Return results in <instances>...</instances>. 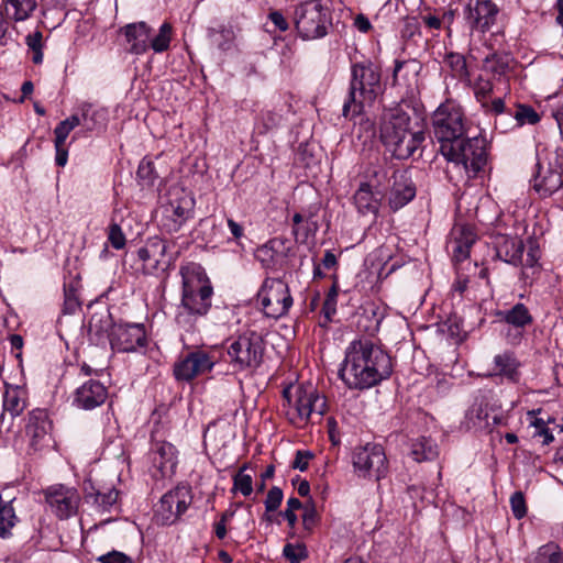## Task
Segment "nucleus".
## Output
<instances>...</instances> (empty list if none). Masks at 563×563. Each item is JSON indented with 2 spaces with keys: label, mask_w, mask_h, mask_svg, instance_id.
<instances>
[{
  "label": "nucleus",
  "mask_w": 563,
  "mask_h": 563,
  "mask_svg": "<svg viewBox=\"0 0 563 563\" xmlns=\"http://www.w3.org/2000/svg\"><path fill=\"white\" fill-rule=\"evenodd\" d=\"M512 58L508 54H493L484 59V69L494 75L501 76L510 70Z\"/></svg>",
  "instance_id": "obj_37"
},
{
  "label": "nucleus",
  "mask_w": 563,
  "mask_h": 563,
  "mask_svg": "<svg viewBox=\"0 0 563 563\" xmlns=\"http://www.w3.org/2000/svg\"><path fill=\"white\" fill-rule=\"evenodd\" d=\"M165 217L163 219V228L169 232H177L185 224V222L192 216V201L191 199H180L178 201H170L165 208Z\"/></svg>",
  "instance_id": "obj_24"
},
{
  "label": "nucleus",
  "mask_w": 563,
  "mask_h": 563,
  "mask_svg": "<svg viewBox=\"0 0 563 563\" xmlns=\"http://www.w3.org/2000/svg\"><path fill=\"white\" fill-rule=\"evenodd\" d=\"M218 360L213 353L196 349L179 358L174 365V376L179 382H191L212 371Z\"/></svg>",
  "instance_id": "obj_13"
},
{
  "label": "nucleus",
  "mask_w": 563,
  "mask_h": 563,
  "mask_svg": "<svg viewBox=\"0 0 563 563\" xmlns=\"http://www.w3.org/2000/svg\"><path fill=\"white\" fill-rule=\"evenodd\" d=\"M510 506L514 516L521 519L527 514L526 499L521 492H515L510 497Z\"/></svg>",
  "instance_id": "obj_49"
},
{
  "label": "nucleus",
  "mask_w": 563,
  "mask_h": 563,
  "mask_svg": "<svg viewBox=\"0 0 563 563\" xmlns=\"http://www.w3.org/2000/svg\"><path fill=\"white\" fill-rule=\"evenodd\" d=\"M26 407V391L20 386L5 384L3 410L12 417L20 416Z\"/></svg>",
  "instance_id": "obj_33"
},
{
  "label": "nucleus",
  "mask_w": 563,
  "mask_h": 563,
  "mask_svg": "<svg viewBox=\"0 0 563 563\" xmlns=\"http://www.w3.org/2000/svg\"><path fill=\"white\" fill-rule=\"evenodd\" d=\"M172 31L173 27L169 23H163L159 27L158 34L153 38H150V47L155 53H163L167 51L172 41Z\"/></svg>",
  "instance_id": "obj_40"
},
{
  "label": "nucleus",
  "mask_w": 563,
  "mask_h": 563,
  "mask_svg": "<svg viewBox=\"0 0 563 563\" xmlns=\"http://www.w3.org/2000/svg\"><path fill=\"white\" fill-rule=\"evenodd\" d=\"M539 255H538V249L530 247L529 252L526 255V258L522 257V263L519 265H522L525 267H534L538 263Z\"/></svg>",
  "instance_id": "obj_62"
},
{
  "label": "nucleus",
  "mask_w": 563,
  "mask_h": 563,
  "mask_svg": "<svg viewBox=\"0 0 563 563\" xmlns=\"http://www.w3.org/2000/svg\"><path fill=\"white\" fill-rule=\"evenodd\" d=\"M446 63L451 67L454 75L459 78L468 76L467 65L464 56L457 53H450L446 56Z\"/></svg>",
  "instance_id": "obj_45"
},
{
  "label": "nucleus",
  "mask_w": 563,
  "mask_h": 563,
  "mask_svg": "<svg viewBox=\"0 0 563 563\" xmlns=\"http://www.w3.org/2000/svg\"><path fill=\"white\" fill-rule=\"evenodd\" d=\"M410 455L419 463L434 461L439 456V446L431 438L420 437L412 440Z\"/></svg>",
  "instance_id": "obj_34"
},
{
  "label": "nucleus",
  "mask_w": 563,
  "mask_h": 563,
  "mask_svg": "<svg viewBox=\"0 0 563 563\" xmlns=\"http://www.w3.org/2000/svg\"><path fill=\"white\" fill-rule=\"evenodd\" d=\"M51 431L52 421L45 409L36 408L29 412L25 434L31 449L36 452L51 448L54 443Z\"/></svg>",
  "instance_id": "obj_16"
},
{
  "label": "nucleus",
  "mask_w": 563,
  "mask_h": 563,
  "mask_svg": "<svg viewBox=\"0 0 563 563\" xmlns=\"http://www.w3.org/2000/svg\"><path fill=\"white\" fill-rule=\"evenodd\" d=\"M305 213L303 221L306 222V229L307 231H317L318 230V223L314 220L316 211H312L311 209L302 211Z\"/></svg>",
  "instance_id": "obj_63"
},
{
  "label": "nucleus",
  "mask_w": 563,
  "mask_h": 563,
  "mask_svg": "<svg viewBox=\"0 0 563 563\" xmlns=\"http://www.w3.org/2000/svg\"><path fill=\"white\" fill-rule=\"evenodd\" d=\"M456 141L453 144V153L442 150L441 154L448 162L462 168L468 177H475L487 163L486 140L482 136L464 135Z\"/></svg>",
  "instance_id": "obj_9"
},
{
  "label": "nucleus",
  "mask_w": 563,
  "mask_h": 563,
  "mask_svg": "<svg viewBox=\"0 0 563 563\" xmlns=\"http://www.w3.org/2000/svg\"><path fill=\"white\" fill-rule=\"evenodd\" d=\"M294 24L302 40L322 38L332 26V13L321 0H305L294 10Z\"/></svg>",
  "instance_id": "obj_7"
},
{
  "label": "nucleus",
  "mask_w": 563,
  "mask_h": 563,
  "mask_svg": "<svg viewBox=\"0 0 563 563\" xmlns=\"http://www.w3.org/2000/svg\"><path fill=\"white\" fill-rule=\"evenodd\" d=\"M536 167L538 172L533 177V188L541 197H549L563 186V176L559 170L552 168L542 170L539 163Z\"/></svg>",
  "instance_id": "obj_29"
},
{
  "label": "nucleus",
  "mask_w": 563,
  "mask_h": 563,
  "mask_svg": "<svg viewBox=\"0 0 563 563\" xmlns=\"http://www.w3.org/2000/svg\"><path fill=\"white\" fill-rule=\"evenodd\" d=\"M73 130L64 122L60 121L54 129V143L66 144V140Z\"/></svg>",
  "instance_id": "obj_54"
},
{
  "label": "nucleus",
  "mask_w": 563,
  "mask_h": 563,
  "mask_svg": "<svg viewBox=\"0 0 563 563\" xmlns=\"http://www.w3.org/2000/svg\"><path fill=\"white\" fill-rule=\"evenodd\" d=\"M336 256L331 251H325L324 256L322 258V266L325 269H332L336 266Z\"/></svg>",
  "instance_id": "obj_64"
},
{
  "label": "nucleus",
  "mask_w": 563,
  "mask_h": 563,
  "mask_svg": "<svg viewBox=\"0 0 563 563\" xmlns=\"http://www.w3.org/2000/svg\"><path fill=\"white\" fill-rule=\"evenodd\" d=\"M108 240L115 250H121L125 246V236L118 223H112L109 227Z\"/></svg>",
  "instance_id": "obj_52"
},
{
  "label": "nucleus",
  "mask_w": 563,
  "mask_h": 563,
  "mask_svg": "<svg viewBox=\"0 0 563 563\" xmlns=\"http://www.w3.org/2000/svg\"><path fill=\"white\" fill-rule=\"evenodd\" d=\"M380 73L372 62L355 63L351 67V81L342 114L355 119L371 107L380 91Z\"/></svg>",
  "instance_id": "obj_3"
},
{
  "label": "nucleus",
  "mask_w": 563,
  "mask_h": 563,
  "mask_svg": "<svg viewBox=\"0 0 563 563\" xmlns=\"http://www.w3.org/2000/svg\"><path fill=\"white\" fill-rule=\"evenodd\" d=\"M146 344V331L142 323L118 324L110 332V345L118 352H135Z\"/></svg>",
  "instance_id": "obj_17"
},
{
  "label": "nucleus",
  "mask_w": 563,
  "mask_h": 563,
  "mask_svg": "<svg viewBox=\"0 0 563 563\" xmlns=\"http://www.w3.org/2000/svg\"><path fill=\"white\" fill-rule=\"evenodd\" d=\"M283 555L289 561V563H301L308 558V551L302 543H287L283 549Z\"/></svg>",
  "instance_id": "obj_44"
},
{
  "label": "nucleus",
  "mask_w": 563,
  "mask_h": 563,
  "mask_svg": "<svg viewBox=\"0 0 563 563\" xmlns=\"http://www.w3.org/2000/svg\"><path fill=\"white\" fill-rule=\"evenodd\" d=\"M393 172L395 170L385 163L371 164L364 170V180L361 184L385 195Z\"/></svg>",
  "instance_id": "obj_30"
},
{
  "label": "nucleus",
  "mask_w": 563,
  "mask_h": 563,
  "mask_svg": "<svg viewBox=\"0 0 563 563\" xmlns=\"http://www.w3.org/2000/svg\"><path fill=\"white\" fill-rule=\"evenodd\" d=\"M180 275L183 291L175 321L183 331L194 333L198 330V321L211 308L213 288L200 264L190 262L183 265Z\"/></svg>",
  "instance_id": "obj_2"
},
{
  "label": "nucleus",
  "mask_w": 563,
  "mask_h": 563,
  "mask_svg": "<svg viewBox=\"0 0 563 563\" xmlns=\"http://www.w3.org/2000/svg\"><path fill=\"white\" fill-rule=\"evenodd\" d=\"M338 285L334 282L332 287L329 289L327 297L323 302L322 311L327 319H331V317L336 311V298H338Z\"/></svg>",
  "instance_id": "obj_47"
},
{
  "label": "nucleus",
  "mask_w": 563,
  "mask_h": 563,
  "mask_svg": "<svg viewBox=\"0 0 563 563\" xmlns=\"http://www.w3.org/2000/svg\"><path fill=\"white\" fill-rule=\"evenodd\" d=\"M264 313L274 319L285 316L292 306L288 285L279 278H266L257 294Z\"/></svg>",
  "instance_id": "obj_11"
},
{
  "label": "nucleus",
  "mask_w": 563,
  "mask_h": 563,
  "mask_svg": "<svg viewBox=\"0 0 563 563\" xmlns=\"http://www.w3.org/2000/svg\"><path fill=\"white\" fill-rule=\"evenodd\" d=\"M7 4L14 9L13 20L16 22L29 19L37 5L35 0H7Z\"/></svg>",
  "instance_id": "obj_41"
},
{
  "label": "nucleus",
  "mask_w": 563,
  "mask_h": 563,
  "mask_svg": "<svg viewBox=\"0 0 563 563\" xmlns=\"http://www.w3.org/2000/svg\"><path fill=\"white\" fill-rule=\"evenodd\" d=\"M283 497H284L283 490L279 487H277V486L272 487L268 490L265 503H264L266 511L273 512V511L277 510L282 504Z\"/></svg>",
  "instance_id": "obj_48"
},
{
  "label": "nucleus",
  "mask_w": 563,
  "mask_h": 563,
  "mask_svg": "<svg viewBox=\"0 0 563 563\" xmlns=\"http://www.w3.org/2000/svg\"><path fill=\"white\" fill-rule=\"evenodd\" d=\"M390 355L368 339L352 341L345 351L340 377L350 389H368L390 377Z\"/></svg>",
  "instance_id": "obj_1"
},
{
  "label": "nucleus",
  "mask_w": 563,
  "mask_h": 563,
  "mask_svg": "<svg viewBox=\"0 0 563 563\" xmlns=\"http://www.w3.org/2000/svg\"><path fill=\"white\" fill-rule=\"evenodd\" d=\"M45 500L51 511L65 520L77 515L81 498L76 488L59 484L45 490Z\"/></svg>",
  "instance_id": "obj_15"
},
{
  "label": "nucleus",
  "mask_w": 563,
  "mask_h": 563,
  "mask_svg": "<svg viewBox=\"0 0 563 563\" xmlns=\"http://www.w3.org/2000/svg\"><path fill=\"white\" fill-rule=\"evenodd\" d=\"M100 563H131L129 558L118 551H112L98 558Z\"/></svg>",
  "instance_id": "obj_55"
},
{
  "label": "nucleus",
  "mask_w": 563,
  "mask_h": 563,
  "mask_svg": "<svg viewBox=\"0 0 563 563\" xmlns=\"http://www.w3.org/2000/svg\"><path fill=\"white\" fill-rule=\"evenodd\" d=\"M433 137L440 144V151L453 153L456 140L466 135V119L462 107L453 100L441 103L431 117Z\"/></svg>",
  "instance_id": "obj_6"
},
{
  "label": "nucleus",
  "mask_w": 563,
  "mask_h": 563,
  "mask_svg": "<svg viewBox=\"0 0 563 563\" xmlns=\"http://www.w3.org/2000/svg\"><path fill=\"white\" fill-rule=\"evenodd\" d=\"M317 231H307L306 222L299 224V227L292 229V234L296 241L306 242L310 234H314Z\"/></svg>",
  "instance_id": "obj_61"
},
{
  "label": "nucleus",
  "mask_w": 563,
  "mask_h": 563,
  "mask_svg": "<svg viewBox=\"0 0 563 563\" xmlns=\"http://www.w3.org/2000/svg\"><path fill=\"white\" fill-rule=\"evenodd\" d=\"M302 507V503L295 497H290L287 500V508L282 512V516L287 520L290 528H294L297 522L296 510Z\"/></svg>",
  "instance_id": "obj_50"
},
{
  "label": "nucleus",
  "mask_w": 563,
  "mask_h": 563,
  "mask_svg": "<svg viewBox=\"0 0 563 563\" xmlns=\"http://www.w3.org/2000/svg\"><path fill=\"white\" fill-rule=\"evenodd\" d=\"M316 522H317V512H316L314 507L312 505L305 506V512L302 516V525H303L305 529L311 530L313 528V526L316 525Z\"/></svg>",
  "instance_id": "obj_57"
},
{
  "label": "nucleus",
  "mask_w": 563,
  "mask_h": 563,
  "mask_svg": "<svg viewBox=\"0 0 563 563\" xmlns=\"http://www.w3.org/2000/svg\"><path fill=\"white\" fill-rule=\"evenodd\" d=\"M170 243L158 236L147 239L144 246L137 250V257L143 264V271L153 274L167 269L176 260L177 253L169 252Z\"/></svg>",
  "instance_id": "obj_12"
},
{
  "label": "nucleus",
  "mask_w": 563,
  "mask_h": 563,
  "mask_svg": "<svg viewBox=\"0 0 563 563\" xmlns=\"http://www.w3.org/2000/svg\"><path fill=\"white\" fill-rule=\"evenodd\" d=\"M516 120L517 126H522L525 124H536L540 121V115L537 111L526 104H519L514 114H511Z\"/></svg>",
  "instance_id": "obj_42"
},
{
  "label": "nucleus",
  "mask_w": 563,
  "mask_h": 563,
  "mask_svg": "<svg viewBox=\"0 0 563 563\" xmlns=\"http://www.w3.org/2000/svg\"><path fill=\"white\" fill-rule=\"evenodd\" d=\"M148 457L153 468L158 473H154L156 478H166L175 474L178 463L177 450L172 443L165 441L154 442Z\"/></svg>",
  "instance_id": "obj_20"
},
{
  "label": "nucleus",
  "mask_w": 563,
  "mask_h": 563,
  "mask_svg": "<svg viewBox=\"0 0 563 563\" xmlns=\"http://www.w3.org/2000/svg\"><path fill=\"white\" fill-rule=\"evenodd\" d=\"M283 408L288 421L303 427L317 416L319 419L327 411V401L312 384L288 386L283 390Z\"/></svg>",
  "instance_id": "obj_5"
},
{
  "label": "nucleus",
  "mask_w": 563,
  "mask_h": 563,
  "mask_svg": "<svg viewBox=\"0 0 563 563\" xmlns=\"http://www.w3.org/2000/svg\"><path fill=\"white\" fill-rule=\"evenodd\" d=\"M494 363L496 365L497 375H501L507 377L510 380H516L518 377L517 367L518 364L516 358L510 353H504L496 355L494 358Z\"/></svg>",
  "instance_id": "obj_36"
},
{
  "label": "nucleus",
  "mask_w": 563,
  "mask_h": 563,
  "mask_svg": "<svg viewBox=\"0 0 563 563\" xmlns=\"http://www.w3.org/2000/svg\"><path fill=\"white\" fill-rule=\"evenodd\" d=\"M115 324L112 323L111 314L107 310L93 313L88 321V334L91 340L97 343L108 339L110 341V332Z\"/></svg>",
  "instance_id": "obj_31"
},
{
  "label": "nucleus",
  "mask_w": 563,
  "mask_h": 563,
  "mask_svg": "<svg viewBox=\"0 0 563 563\" xmlns=\"http://www.w3.org/2000/svg\"><path fill=\"white\" fill-rule=\"evenodd\" d=\"M498 12L492 0H468L464 19L472 31L485 33L496 23Z\"/></svg>",
  "instance_id": "obj_19"
},
{
  "label": "nucleus",
  "mask_w": 563,
  "mask_h": 563,
  "mask_svg": "<svg viewBox=\"0 0 563 563\" xmlns=\"http://www.w3.org/2000/svg\"><path fill=\"white\" fill-rule=\"evenodd\" d=\"M269 20L274 23V25L282 32L288 30L289 24L285 16L279 11H273L269 13Z\"/></svg>",
  "instance_id": "obj_60"
},
{
  "label": "nucleus",
  "mask_w": 563,
  "mask_h": 563,
  "mask_svg": "<svg viewBox=\"0 0 563 563\" xmlns=\"http://www.w3.org/2000/svg\"><path fill=\"white\" fill-rule=\"evenodd\" d=\"M393 179L388 203L391 210L397 211L415 198L416 187L406 172H393Z\"/></svg>",
  "instance_id": "obj_22"
},
{
  "label": "nucleus",
  "mask_w": 563,
  "mask_h": 563,
  "mask_svg": "<svg viewBox=\"0 0 563 563\" xmlns=\"http://www.w3.org/2000/svg\"><path fill=\"white\" fill-rule=\"evenodd\" d=\"M85 500L87 504H91L98 511H109L113 506L117 505L119 492L115 488H110L107 492H100L95 489L90 485V489L85 488Z\"/></svg>",
  "instance_id": "obj_32"
},
{
  "label": "nucleus",
  "mask_w": 563,
  "mask_h": 563,
  "mask_svg": "<svg viewBox=\"0 0 563 563\" xmlns=\"http://www.w3.org/2000/svg\"><path fill=\"white\" fill-rule=\"evenodd\" d=\"M137 177L145 181L146 184H153L154 179L157 177L154 168V164L151 161L143 159L136 172Z\"/></svg>",
  "instance_id": "obj_51"
},
{
  "label": "nucleus",
  "mask_w": 563,
  "mask_h": 563,
  "mask_svg": "<svg viewBox=\"0 0 563 563\" xmlns=\"http://www.w3.org/2000/svg\"><path fill=\"white\" fill-rule=\"evenodd\" d=\"M283 121L280 113L275 111H265L261 114L260 120L255 124L254 133L257 135H265L269 131L278 128Z\"/></svg>",
  "instance_id": "obj_38"
},
{
  "label": "nucleus",
  "mask_w": 563,
  "mask_h": 563,
  "mask_svg": "<svg viewBox=\"0 0 563 563\" xmlns=\"http://www.w3.org/2000/svg\"><path fill=\"white\" fill-rule=\"evenodd\" d=\"M354 472L358 477L380 481L387 475L388 461L380 444L366 443L355 448L352 456Z\"/></svg>",
  "instance_id": "obj_10"
},
{
  "label": "nucleus",
  "mask_w": 563,
  "mask_h": 563,
  "mask_svg": "<svg viewBox=\"0 0 563 563\" xmlns=\"http://www.w3.org/2000/svg\"><path fill=\"white\" fill-rule=\"evenodd\" d=\"M244 470L245 466L233 476V492H240L246 497L253 492V479L251 475L244 473Z\"/></svg>",
  "instance_id": "obj_43"
},
{
  "label": "nucleus",
  "mask_w": 563,
  "mask_h": 563,
  "mask_svg": "<svg viewBox=\"0 0 563 563\" xmlns=\"http://www.w3.org/2000/svg\"><path fill=\"white\" fill-rule=\"evenodd\" d=\"M409 124L410 117L401 110H394L382 123V142L397 159L412 156L426 139L422 131L411 132Z\"/></svg>",
  "instance_id": "obj_4"
},
{
  "label": "nucleus",
  "mask_w": 563,
  "mask_h": 563,
  "mask_svg": "<svg viewBox=\"0 0 563 563\" xmlns=\"http://www.w3.org/2000/svg\"><path fill=\"white\" fill-rule=\"evenodd\" d=\"M532 563H563V553L555 543L541 547Z\"/></svg>",
  "instance_id": "obj_39"
},
{
  "label": "nucleus",
  "mask_w": 563,
  "mask_h": 563,
  "mask_svg": "<svg viewBox=\"0 0 563 563\" xmlns=\"http://www.w3.org/2000/svg\"><path fill=\"white\" fill-rule=\"evenodd\" d=\"M108 397L107 388L98 380L89 379L76 389L74 405L91 410L101 406Z\"/></svg>",
  "instance_id": "obj_21"
},
{
  "label": "nucleus",
  "mask_w": 563,
  "mask_h": 563,
  "mask_svg": "<svg viewBox=\"0 0 563 563\" xmlns=\"http://www.w3.org/2000/svg\"><path fill=\"white\" fill-rule=\"evenodd\" d=\"M494 244L496 250V256L504 261L505 263L515 266L522 263L525 244L517 236L500 234L495 238Z\"/></svg>",
  "instance_id": "obj_25"
},
{
  "label": "nucleus",
  "mask_w": 563,
  "mask_h": 563,
  "mask_svg": "<svg viewBox=\"0 0 563 563\" xmlns=\"http://www.w3.org/2000/svg\"><path fill=\"white\" fill-rule=\"evenodd\" d=\"M98 115L97 111H92L91 106L86 103L81 108V117L84 121V126L87 131H93L96 129V118Z\"/></svg>",
  "instance_id": "obj_53"
},
{
  "label": "nucleus",
  "mask_w": 563,
  "mask_h": 563,
  "mask_svg": "<svg viewBox=\"0 0 563 563\" xmlns=\"http://www.w3.org/2000/svg\"><path fill=\"white\" fill-rule=\"evenodd\" d=\"M291 252L290 242L282 236L273 238L255 251V258L265 269L277 272L283 269Z\"/></svg>",
  "instance_id": "obj_18"
},
{
  "label": "nucleus",
  "mask_w": 563,
  "mask_h": 563,
  "mask_svg": "<svg viewBox=\"0 0 563 563\" xmlns=\"http://www.w3.org/2000/svg\"><path fill=\"white\" fill-rule=\"evenodd\" d=\"M80 308V302L75 288H64L63 311L66 314L75 313Z\"/></svg>",
  "instance_id": "obj_46"
},
{
  "label": "nucleus",
  "mask_w": 563,
  "mask_h": 563,
  "mask_svg": "<svg viewBox=\"0 0 563 563\" xmlns=\"http://www.w3.org/2000/svg\"><path fill=\"white\" fill-rule=\"evenodd\" d=\"M54 146H55V152H56V156H55L56 165L64 167L67 164V158H68V150L66 147V144L54 143Z\"/></svg>",
  "instance_id": "obj_59"
},
{
  "label": "nucleus",
  "mask_w": 563,
  "mask_h": 563,
  "mask_svg": "<svg viewBox=\"0 0 563 563\" xmlns=\"http://www.w3.org/2000/svg\"><path fill=\"white\" fill-rule=\"evenodd\" d=\"M43 35L41 31H36L33 34H29L25 37V43L31 51L43 49Z\"/></svg>",
  "instance_id": "obj_58"
},
{
  "label": "nucleus",
  "mask_w": 563,
  "mask_h": 563,
  "mask_svg": "<svg viewBox=\"0 0 563 563\" xmlns=\"http://www.w3.org/2000/svg\"><path fill=\"white\" fill-rule=\"evenodd\" d=\"M504 320L515 328H525L532 323V316L523 303H516L511 309L505 311Z\"/></svg>",
  "instance_id": "obj_35"
},
{
  "label": "nucleus",
  "mask_w": 563,
  "mask_h": 563,
  "mask_svg": "<svg viewBox=\"0 0 563 563\" xmlns=\"http://www.w3.org/2000/svg\"><path fill=\"white\" fill-rule=\"evenodd\" d=\"M128 44V52L135 55L144 54L150 48L152 29L141 21L130 23L121 29Z\"/></svg>",
  "instance_id": "obj_23"
},
{
  "label": "nucleus",
  "mask_w": 563,
  "mask_h": 563,
  "mask_svg": "<svg viewBox=\"0 0 563 563\" xmlns=\"http://www.w3.org/2000/svg\"><path fill=\"white\" fill-rule=\"evenodd\" d=\"M191 501L190 488L186 485H178L163 495L155 516L162 525H172L188 509Z\"/></svg>",
  "instance_id": "obj_14"
},
{
  "label": "nucleus",
  "mask_w": 563,
  "mask_h": 563,
  "mask_svg": "<svg viewBox=\"0 0 563 563\" xmlns=\"http://www.w3.org/2000/svg\"><path fill=\"white\" fill-rule=\"evenodd\" d=\"M384 197L385 195L379 191L371 189L367 185L360 184L353 196V202L357 212L362 216L377 218Z\"/></svg>",
  "instance_id": "obj_26"
},
{
  "label": "nucleus",
  "mask_w": 563,
  "mask_h": 563,
  "mask_svg": "<svg viewBox=\"0 0 563 563\" xmlns=\"http://www.w3.org/2000/svg\"><path fill=\"white\" fill-rule=\"evenodd\" d=\"M493 89V82L482 76H479L473 85L475 98L485 111L488 113L501 114L505 110V102L503 98H496L494 100L490 99Z\"/></svg>",
  "instance_id": "obj_28"
},
{
  "label": "nucleus",
  "mask_w": 563,
  "mask_h": 563,
  "mask_svg": "<svg viewBox=\"0 0 563 563\" xmlns=\"http://www.w3.org/2000/svg\"><path fill=\"white\" fill-rule=\"evenodd\" d=\"M311 457L312 454L309 451H297L292 462V467L300 471H306L308 468V462Z\"/></svg>",
  "instance_id": "obj_56"
},
{
  "label": "nucleus",
  "mask_w": 563,
  "mask_h": 563,
  "mask_svg": "<svg viewBox=\"0 0 563 563\" xmlns=\"http://www.w3.org/2000/svg\"><path fill=\"white\" fill-rule=\"evenodd\" d=\"M229 364L236 372L255 369L263 361L265 343L262 335L254 330L232 336L225 342Z\"/></svg>",
  "instance_id": "obj_8"
},
{
  "label": "nucleus",
  "mask_w": 563,
  "mask_h": 563,
  "mask_svg": "<svg viewBox=\"0 0 563 563\" xmlns=\"http://www.w3.org/2000/svg\"><path fill=\"white\" fill-rule=\"evenodd\" d=\"M476 242V234L472 228L460 227L452 231V238L449 242L452 258L455 262H462L470 256V250Z\"/></svg>",
  "instance_id": "obj_27"
}]
</instances>
